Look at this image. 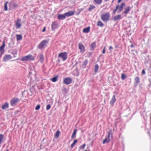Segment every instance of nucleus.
Segmentation results:
<instances>
[{"instance_id": "obj_57", "label": "nucleus", "mask_w": 151, "mask_h": 151, "mask_svg": "<svg viewBox=\"0 0 151 151\" xmlns=\"http://www.w3.org/2000/svg\"><path fill=\"white\" fill-rule=\"evenodd\" d=\"M67 151H68V150H67Z\"/></svg>"}, {"instance_id": "obj_55", "label": "nucleus", "mask_w": 151, "mask_h": 151, "mask_svg": "<svg viewBox=\"0 0 151 151\" xmlns=\"http://www.w3.org/2000/svg\"><path fill=\"white\" fill-rule=\"evenodd\" d=\"M9 151V150L8 149H6V151Z\"/></svg>"}, {"instance_id": "obj_38", "label": "nucleus", "mask_w": 151, "mask_h": 151, "mask_svg": "<svg viewBox=\"0 0 151 151\" xmlns=\"http://www.w3.org/2000/svg\"><path fill=\"white\" fill-rule=\"evenodd\" d=\"M40 105L38 104V105H37V106H36L35 109L36 110H38L40 109Z\"/></svg>"}, {"instance_id": "obj_25", "label": "nucleus", "mask_w": 151, "mask_h": 151, "mask_svg": "<svg viewBox=\"0 0 151 151\" xmlns=\"http://www.w3.org/2000/svg\"><path fill=\"white\" fill-rule=\"evenodd\" d=\"M97 26L102 27L104 26V24L101 21H98L97 23Z\"/></svg>"}, {"instance_id": "obj_46", "label": "nucleus", "mask_w": 151, "mask_h": 151, "mask_svg": "<svg viewBox=\"0 0 151 151\" xmlns=\"http://www.w3.org/2000/svg\"><path fill=\"white\" fill-rule=\"evenodd\" d=\"M148 61L147 60H146V59H145V64H146L147 63H148Z\"/></svg>"}, {"instance_id": "obj_52", "label": "nucleus", "mask_w": 151, "mask_h": 151, "mask_svg": "<svg viewBox=\"0 0 151 151\" xmlns=\"http://www.w3.org/2000/svg\"><path fill=\"white\" fill-rule=\"evenodd\" d=\"M58 62L59 63L60 61V59H58Z\"/></svg>"}, {"instance_id": "obj_39", "label": "nucleus", "mask_w": 151, "mask_h": 151, "mask_svg": "<svg viewBox=\"0 0 151 151\" xmlns=\"http://www.w3.org/2000/svg\"><path fill=\"white\" fill-rule=\"evenodd\" d=\"M86 145V144H83L82 145L80 146L79 148L81 149H83L85 147Z\"/></svg>"}, {"instance_id": "obj_17", "label": "nucleus", "mask_w": 151, "mask_h": 151, "mask_svg": "<svg viewBox=\"0 0 151 151\" xmlns=\"http://www.w3.org/2000/svg\"><path fill=\"white\" fill-rule=\"evenodd\" d=\"M125 5V3H122L120 5V6L119 7V9L118 11V13H119L121 12L123 9V7Z\"/></svg>"}, {"instance_id": "obj_54", "label": "nucleus", "mask_w": 151, "mask_h": 151, "mask_svg": "<svg viewBox=\"0 0 151 151\" xmlns=\"http://www.w3.org/2000/svg\"><path fill=\"white\" fill-rule=\"evenodd\" d=\"M89 53L90 54V55H91L92 53L91 52H89Z\"/></svg>"}, {"instance_id": "obj_34", "label": "nucleus", "mask_w": 151, "mask_h": 151, "mask_svg": "<svg viewBox=\"0 0 151 151\" xmlns=\"http://www.w3.org/2000/svg\"><path fill=\"white\" fill-rule=\"evenodd\" d=\"M119 7V6L118 5H117L116 6L115 9L113 11L112 13V14H115Z\"/></svg>"}, {"instance_id": "obj_16", "label": "nucleus", "mask_w": 151, "mask_h": 151, "mask_svg": "<svg viewBox=\"0 0 151 151\" xmlns=\"http://www.w3.org/2000/svg\"><path fill=\"white\" fill-rule=\"evenodd\" d=\"M66 18L65 14H60L58 16V19L59 20H63Z\"/></svg>"}, {"instance_id": "obj_27", "label": "nucleus", "mask_w": 151, "mask_h": 151, "mask_svg": "<svg viewBox=\"0 0 151 151\" xmlns=\"http://www.w3.org/2000/svg\"><path fill=\"white\" fill-rule=\"evenodd\" d=\"M96 7L93 5H90L89 6V7L88 9V11L89 12L93 10Z\"/></svg>"}, {"instance_id": "obj_7", "label": "nucleus", "mask_w": 151, "mask_h": 151, "mask_svg": "<svg viewBox=\"0 0 151 151\" xmlns=\"http://www.w3.org/2000/svg\"><path fill=\"white\" fill-rule=\"evenodd\" d=\"M134 86L136 87L140 82V79L138 77H135L134 78Z\"/></svg>"}, {"instance_id": "obj_31", "label": "nucleus", "mask_w": 151, "mask_h": 151, "mask_svg": "<svg viewBox=\"0 0 151 151\" xmlns=\"http://www.w3.org/2000/svg\"><path fill=\"white\" fill-rule=\"evenodd\" d=\"M77 132V130L76 129H75L73 131V132L72 134V135L71 136V138H73L74 137H76V133Z\"/></svg>"}, {"instance_id": "obj_48", "label": "nucleus", "mask_w": 151, "mask_h": 151, "mask_svg": "<svg viewBox=\"0 0 151 151\" xmlns=\"http://www.w3.org/2000/svg\"><path fill=\"white\" fill-rule=\"evenodd\" d=\"M45 30H46L45 27H44L42 29V32H44L45 31Z\"/></svg>"}, {"instance_id": "obj_42", "label": "nucleus", "mask_w": 151, "mask_h": 151, "mask_svg": "<svg viewBox=\"0 0 151 151\" xmlns=\"http://www.w3.org/2000/svg\"><path fill=\"white\" fill-rule=\"evenodd\" d=\"M13 7H14V8H17V7H18V5L17 4H16V3H14L13 4Z\"/></svg>"}, {"instance_id": "obj_23", "label": "nucleus", "mask_w": 151, "mask_h": 151, "mask_svg": "<svg viewBox=\"0 0 151 151\" xmlns=\"http://www.w3.org/2000/svg\"><path fill=\"white\" fill-rule=\"evenodd\" d=\"M125 10L123 12V13L126 14L130 11L131 8L129 6H127V7L126 8H125Z\"/></svg>"}, {"instance_id": "obj_13", "label": "nucleus", "mask_w": 151, "mask_h": 151, "mask_svg": "<svg viewBox=\"0 0 151 151\" xmlns=\"http://www.w3.org/2000/svg\"><path fill=\"white\" fill-rule=\"evenodd\" d=\"M57 25V24L55 22H53L51 25L52 30L53 31L54 29H56L58 27Z\"/></svg>"}, {"instance_id": "obj_41", "label": "nucleus", "mask_w": 151, "mask_h": 151, "mask_svg": "<svg viewBox=\"0 0 151 151\" xmlns=\"http://www.w3.org/2000/svg\"><path fill=\"white\" fill-rule=\"evenodd\" d=\"M12 53L14 55V57H15L16 56L15 55H16L17 54V51H14Z\"/></svg>"}, {"instance_id": "obj_22", "label": "nucleus", "mask_w": 151, "mask_h": 151, "mask_svg": "<svg viewBox=\"0 0 151 151\" xmlns=\"http://www.w3.org/2000/svg\"><path fill=\"white\" fill-rule=\"evenodd\" d=\"M96 44L95 42L92 43L91 45L90 49L91 50H94L95 48L96 47Z\"/></svg>"}, {"instance_id": "obj_44", "label": "nucleus", "mask_w": 151, "mask_h": 151, "mask_svg": "<svg viewBox=\"0 0 151 151\" xmlns=\"http://www.w3.org/2000/svg\"><path fill=\"white\" fill-rule=\"evenodd\" d=\"M105 48H106V47H104L102 51V53L104 54L105 53Z\"/></svg>"}, {"instance_id": "obj_33", "label": "nucleus", "mask_w": 151, "mask_h": 151, "mask_svg": "<svg viewBox=\"0 0 151 151\" xmlns=\"http://www.w3.org/2000/svg\"><path fill=\"white\" fill-rule=\"evenodd\" d=\"M78 142V140L77 139L75 140L73 143L71 145V147L72 148L73 147L74 145L76 144Z\"/></svg>"}, {"instance_id": "obj_18", "label": "nucleus", "mask_w": 151, "mask_h": 151, "mask_svg": "<svg viewBox=\"0 0 151 151\" xmlns=\"http://www.w3.org/2000/svg\"><path fill=\"white\" fill-rule=\"evenodd\" d=\"M88 63V60L87 59H85L83 62V64L81 65V67L83 68H86V66Z\"/></svg>"}, {"instance_id": "obj_12", "label": "nucleus", "mask_w": 151, "mask_h": 151, "mask_svg": "<svg viewBox=\"0 0 151 151\" xmlns=\"http://www.w3.org/2000/svg\"><path fill=\"white\" fill-rule=\"evenodd\" d=\"M37 58H39V60L41 63L43 62L44 60V57L42 54H41L37 56Z\"/></svg>"}, {"instance_id": "obj_20", "label": "nucleus", "mask_w": 151, "mask_h": 151, "mask_svg": "<svg viewBox=\"0 0 151 151\" xmlns=\"http://www.w3.org/2000/svg\"><path fill=\"white\" fill-rule=\"evenodd\" d=\"M5 46V44L4 41L3 42L2 45L0 47V51H2V52H4V48Z\"/></svg>"}, {"instance_id": "obj_8", "label": "nucleus", "mask_w": 151, "mask_h": 151, "mask_svg": "<svg viewBox=\"0 0 151 151\" xmlns=\"http://www.w3.org/2000/svg\"><path fill=\"white\" fill-rule=\"evenodd\" d=\"M72 79L70 78H65L64 81V83L66 84H69L72 82Z\"/></svg>"}, {"instance_id": "obj_49", "label": "nucleus", "mask_w": 151, "mask_h": 151, "mask_svg": "<svg viewBox=\"0 0 151 151\" xmlns=\"http://www.w3.org/2000/svg\"><path fill=\"white\" fill-rule=\"evenodd\" d=\"M133 46H134L132 44L130 46L131 47V48H132V47H133Z\"/></svg>"}, {"instance_id": "obj_6", "label": "nucleus", "mask_w": 151, "mask_h": 151, "mask_svg": "<svg viewBox=\"0 0 151 151\" xmlns=\"http://www.w3.org/2000/svg\"><path fill=\"white\" fill-rule=\"evenodd\" d=\"M21 20L19 18H17V20L15 21V26L16 29H18L21 26Z\"/></svg>"}, {"instance_id": "obj_21", "label": "nucleus", "mask_w": 151, "mask_h": 151, "mask_svg": "<svg viewBox=\"0 0 151 151\" xmlns=\"http://www.w3.org/2000/svg\"><path fill=\"white\" fill-rule=\"evenodd\" d=\"M115 95H114L110 101V103L111 105H113L116 101Z\"/></svg>"}, {"instance_id": "obj_14", "label": "nucleus", "mask_w": 151, "mask_h": 151, "mask_svg": "<svg viewBox=\"0 0 151 151\" xmlns=\"http://www.w3.org/2000/svg\"><path fill=\"white\" fill-rule=\"evenodd\" d=\"M122 19L121 15H118L115 16L113 18V20L114 21H116L118 20H120Z\"/></svg>"}, {"instance_id": "obj_9", "label": "nucleus", "mask_w": 151, "mask_h": 151, "mask_svg": "<svg viewBox=\"0 0 151 151\" xmlns=\"http://www.w3.org/2000/svg\"><path fill=\"white\" fill-rule=\"evenodd\" d=\"M110 135V133L109 132H108V135L107 137L103 141V144H105L106 143H109L110 140V139L109 138Z\"/></svg>"}, {"instance_id": "obj_45", "label": "nucleus", "mask_w": 151, "mask_h": 151, "mask_svg": "<svg viewBox=\"0 0 151 151\" xmlns=\"http://www.w3.org/2000/svg\"><path fill=\"white\" fill-rule=\"evenodd\" d=\"M113 49V47L111 46H110L109 47V50H111Z\"/></svg>"}, {"instance_id": "obj_24", "label": "nucleus", "mask_w": 151, "mask_h": 151, "mask_svg": "<svg viewBox=\"0 0 151 151\" xmlns=\"http://www.w3.org/2000/svg\"><path fill=\"white\" fill-rule=\"evenodd\" d=\"M90 27H88L85 28H84L83 30V32L86 33H88L90 31Z\"/></svg>"}, {"instance_id": "obj_32", "label": "nucleus", "mask_w": 151, "mask_h": 151, "mask_svg": "<svg viewBox=\"0 0 151 151\" xmlns=\"http://www.w3.org/2000/svg\"><path fill=\"white\" fill-rule=\"evenodd\" d=\"M58 79V76H56L53 77L50 80L53 82H55L57 81Z\"/></svg>"}, {"instance_id": "obj_37", "label": "nucleus", "mask_w": 151, "mask_h": 151, "mask_svg": "<svg viewBox=\"0 0 151 151\" xmlns=\"http://www.w3.org/2000/svg\"><path fill=\"white\" fill-rule=\"evenodd\" d=\"M8 3V1L6 2L4 4V10L5 11H7L8 10L7 4Z\"/></svg>"}, {"instance_id": "obj_51", "label": "nucleus", "mask_w": 151, "mask_h": 151, "mask_svg": "<svg viewBox=\"0 0 151 151\" xmlns=\"http://www.w3.org/2000/svg\"><path fill=\"white\" fill-rule=\"evenodd\" d=\"M1 52V55H2V54H3V53H4V52H2V51H0Z\"/></svg>"}, {"instance_id": "obj_30", "label": "nucleus", "mask_w": 151, "mask_h": 151, "mask_svg": "<svg viewBox=\"0 0 151 151\" xmlns=\"http://www.w3.org/2000/svg\"><path fill=\"white\" fill-rule=\"evenodd\" d=\"M60 133V132L59 130L57 131L56 132L55 134V138H57L59 137Z\"/></svg>"}, {"instance_id": "obj_35", "label": "nucleus", "mask_w": 151, "mask_h": 151, "mask_svg": "<svg viewBox=\"0 0 151 151\" xmlns=\"http://www.w3.org/2000/svg\"><path fill=\"white\" fill-rule=\"evenodd\" d=\"M4 138V136L2 134H0V144L1 143V142Z\"/></svg>"}, {"instance_id": "obj_50", "label": "nucleus", "mask_w": 151, "mask_h": 151, "mask_svg": "<svg viewBox=\"0 0 151 151\" xmlns=\"http://www.w3.org/2000/svg\"><path fill=\"white\" fill-rule=\"evenodd\" d=\"M122 0H118V3H119Z\"/></svg>"}, {"instance_id": "obj_10", "label": "nucleus", "mask_w": 151, "mask_h": 151, "mask_svg": "<svg viewBox=\"0 0 151 151\" xmlns=\"http://www.w3.org/2000/svg\"><path fill=\"white\" fill-rule=\"evenodd\" d=\"M79 48L81 50V52H83L85 51V47L81 43H79L78 44Z\"/></svg>"}, {"instance_id": "obj_29", "label": "nucleus", "mask_w": 151, "mask_h": 151, "mask_svg": "<svg viewBox=\"0 0 151 151\" xmlns=\"http://www.w3.org/2000/svg\"><path fill=\"white\" fill-rule=\"evenodd\" d=\"M99 68V66L98 64H96L94 67V72L95 73L98 72Z\"/></svg>"}, {"instance_id": "obj_4", "label": "nucleus", "mask_w": 151, "mask_h": 151, "mask_svg": "<svg viewBox=\"0 0 151 151\" xmlns=\"http://www.w3.org/2000/svg\"><path fill=\"white\" fill-rule=\"evenodd\" d=\"M58 57L62 58L64 61L67 58V53L66 52H61L59 54Z\"/></svg>"}, {"instance_id": "obj_19", "label": "nucleus", "mask_w": 151, "mask_h": 151, "mask_svg": "<svg viewBox=\"0 0 151 151\" xmlns=\"http://www.w3.org/2000/svg\"><path fill=\"white\" fill-rule=\"evenodd\" d=\"M12 57L10 55H6L3 58L4 61H6L8 59H10L12 58Z\"/></svg>"}, {"instance_id": "obj_2", "label": "nucleus", "mask_w": 151, "mask_h": 151, "mask_svg": "<svg viewBox=\"0 0 151 151\" xmlns=\"http://www.w3.org/2000/svg\"><path fill=\"white\" fill-rule=\"evenodd\" d=\"M110 17V15L109 13L106 12L101 15V19L104 22H107L109 20Z\"/></svg>"}, {"instance_id": "obj_28", "label": "nucleus", "mask_w": 151, "mask_h": 151, "mask_svg": "<svg viewBox=\"0 0 151 151\" xmlns=\"http://www.w3.org/2000/svg\"><path fill=\"white\" fill-rule=\"evenodd\" d=\"M17 40V41L21 40L22 38V37L21 35H16Z\"/></svg>"}, {"instance_id": "obj_53", "label": "nucleus", "mask_w": 151, "mask_h": 151, "mask_svg": "<svg viewBox=\"0 0 151 151\" xmlns=\"http://www.w3.org/2000/svg\"><path fill=\"white\" fill-rule=\"evenodd\" d=\"M115 0H113L111 2V3H113V2Z\"/></svg>"}, {"instance_id": "obj_40", "label": "nucleus", "mask_w": 151, "mask_h": 151, "mask_svg": "<svg viewBox=\"0 0 151 151\" xmlns=\"http://www.w3.org/2000/svg\"><path fill=\"white\" fill-rule=\"evenodd\" d=\"M51 106L50 104H48L46 107V109L47 110H48L51 108Z\"/></svg>"}, {"instance_id": "obj_3", "label": "nucleus", "mask_w": 151, "mask_h": 151, "mask_svg": "<svg viewBox=\"0 0 151 151\" xmlns=\"http://www.w3.org/2000/svg\"><path fill=\"white\" fill-rule=\"evenodd\" d=\"M35 60V57L32 55H29L22 57L21 60L22 61H26L28 60L32 61Z\"/></svg>"}, {"instance_id": "obj_47", "label": "nucleus", "mask_w": 151, "mask_h": 151, "mask_svg": "<svg viewBox=\"0 0 151 151\" xmlns=\"http://www.w3.org/2000/svg\"><path fill=\"white\" fill-rule=\"evenodd\" d=\"M149 81L150 82V83L149 84V86L150 87H151V81L150 80Z\"/></svg>"}, {"instance_id": "obj_36", "label": "nucleus", "mask_w": 151, "mask_h": 151, "mask_svg": "<svg viewBox=\"0 0 151 151\" xmlns=\"http://www.w3.org/2000/svg\"><path fill=\"white\" fill-rule=\"evenodd\" d=\"M127 77L126 76L124 73L121 74V78L122 80H124Z\"/></svg>"}, {"instance_id": "obj_15", "label": "nucleus", "mask_w": 151, "mask_h": 151, "mask_svg": "<svg viewBox=\"0 0 151 151\" xmlns=\"http://www.w3.org/2000/svg\"><path fill=\"white\" fill-rule=\"evenodd\" d=\"M9 107V103L7 102H6L4 104L2 105L1 108L2 109L4 110L8 108Z\"/></svg>"}, {"instance_id": "obj_11", "label": "nucleus", "mask_w": 151, "mask_h": 151, "mask_svg": "<svg viewBox=\"0 0 151 151\" xmlns=\"http://www.w3.org/2000/svg\"><path fill=\"white\" fill-rule=\"evenodd\" d=\"M75 12L72 11H69L68 12L65 13V15L66 17H69L73 15L74 14Z\"/></svg>"}, {"instance_id": "obj_43", "label": "nucleus", "mask_w": 151, "mask_h": 151, "mask_svg": "<svg viewBox=\"0 0 151 151\" xmlns=\"http://www.w3.org/2000/svg\"><path fill=\"white\" fill-rule=\"evenodd\" d=\"M145 73L146 72L145 69H143L141 73V74L142 75H145Z\"/></svg>"}, {"instance_id": "obj_5", "label": "nucleus", "mask_w": 151, "mask_h": 151, "mask_svg": "<svg viewBox=\"0 0 151 151\" xmlns=\"http://www.w3.org/2000/svg\"><path fill=\"white\" fill-rule=\"evenodd\" d=\"M19 101V100L18 98L14 97L10 101V104L12 106H14Z\"/></svg>"}, {"instance_id": "obj_1", "label": "nucleus", "mask_w": 151, "mask_h": 151, "mask_svg": "<svg viewBox=\"0 0 151 151\" xmlns=\"http://www.w3.org/2000/svg\"><path fill=\"white\" fill-rule=\"evenodd\" d=\"M48 42V41L47 40H43L38 45L37 48L39 49L42 50L47 46Z\"/></svg>"}, {"instance_id": "obj_26", "label": "nucleus", "mask_w": 151, "mask_h": 151, "mask_svg": "<svg viewBox=\"0 0 151 151\" xmlns=\"http://www.w3.org/2000/svg\"><path fill=\"white\" fill-rule=\"evenodd\" d=\"M102 2V0H94V3L97 4H100Z\"/></svg>"}, {"instance_id": "obj_56", "label": "nucleus", "mask_w": 151, "mask_h": 151, "mask_svg": "<svg viewBox=\"0 0 151 151\" xmlns=\"http://www.w3.org/2000/svg\"><path fill=\"white\" fill-rule=\"evenodd\" d=\"M84 151H86V150H84Z\"/></svg>"}]
</instances>
